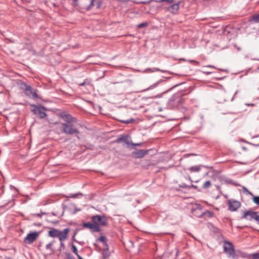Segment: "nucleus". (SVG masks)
<instances>
[{"instance_id":"26","label":"nucleus","mask_w":259,"mask_h":259,"mask_svg":"<svg viewBox=\"0 0 259 259\" xmlns=\"http://www.w3.org/2000/svg\"><path fill=\"white\" fill-rule=\"evenodd\" d=\"M54 241H52L49 243H48L46 246V249L47 250H53V249L52 248V246L53 245V243H54Z\"/></svg>"},{"instance_id":"19","label":"nucleus","mask_w":259,"mask_h":259,"mask_svg":"<svg viewBox=\"0 0 259 259\" xmlns=\"http://www.w3.org/2000/svg\"><path fill=\"white\" fill-rule=\"evenodd\" d=\"M83 195L81 193H77L76 194H70L67 197L68 198H76L78 196H82Z\"/></svg>"},{"instance_id":"4","label":"nucleus","mask_w":259,"mask_h":259,"mask_svg":"<svg viewBox=\"0 0 259 259\" xmlns=\"http://www.w3.org/2000/svg\"><path fill=\"white\" fill-rule=\"evenodd\" d=\"M93 223L99 224V226H106L107 225V219L105 215H95L92 217Z\"/></svg>"},{"instance_id":"1","label":"nucleus","mask_w":259,"mask_h":259,"mask_svg":"<svg viewBox=\"0 0 259 259\" xmlns=\"http://www.w3.org/2000/svg\"><path fill=\"white\" fill-rule=\"evenodd\" d=\"M19 86L27 97L33 100L38 98L36 89L32 88L30 85L23 82H21Z\"/></svg>"},{"instance_id":"33","label":"nucleus","mask_w":259,"mask_h":259,"mask_svg":"<svg viewBox=\"0 0 259 259\" xmlns=\"http://www.w3.org/2000/svg\"><path fill=\"white\" fill-rule=\"evenodd\" d=\"M179 186H180V187H181L182 188H188L189 186L187 185L185 183H182L181 184H180L179 185Z\"/></svg>"},{"instance_id":"18","label":"nucleus","mask_w":259,"mask_h":259,"mask_svg":"<svg viewBox=\"0 0 259 259\" xmlns=\"http://www.w3.org/2000/svg\"><path fill=\"white\" fill-rule=\"evenodd\" d=\"M202 166H203L202 165L193 166L189 168V170L191 172H198Z\"/></svg>"},{"instance_id":"32","label":"nucleus","mask_w":259,"mask_h":259,"mask_svg":"<svg viewBox=\"0 0 259 259\" xmlns=\"http://www.w3.org/2000/svg\"><path fill=\"white\" fill-rule=\"evenodd\" d=\"M133 121V119L131 118V119H128V120H121V122L122 123H131L132 121Z\"/></svg>"},{"instance_id":"6","label":"nucleus","mask_w":259,"mask_h":259,"mask_svg":"<svg viewBox=\"0 0 259 259\" xmlns=\"http://www.w3.org/2000/svg\"><path fill=\"white\" fill-rule=\"evenodd\" d=\"M258 214L256 211L248 210L244 211L242 219H244L250 221H251L253 220L255 221Z\"/></svg>"},{"instance_id":"52","label":"nucleus","mask_w":259,"mask_h":259,"mask_svg":"<svg viewBox=\"0 0 259 259\" xmlns=\"http://www.w3.org/2000/svg\"><path fill=\"white\" fill-rule=\"evenodd\" d=\"M154 70L153 71H155V70H160L159 69H157V68H154Z\"/></svg>"},{"instance_id":"37","label":"nucleus","mask_w":259,"mask_h":259,"mask_svg":"<svg viewBox=\"0 0 259 259\" xmlns=\"http://www.w3.org/2000/svg\"><path fill=\"white\" fill-rule=\"evenodd\" d=\"M46 214V212H41V213H36V215H37V217H41V216H42V215H44V214Z\"/></svg>"},{"instance_id":"35","label":"nucleus","mask_w":259,"mask_h":259,"mask_svg":"<svg viewBox=\"0 0 259 259\" xmlns=\"http://www.w3.org/2000/svg\"><path fill=\"white\" fill-rule=\"evenodd\" d=\"M142 144V143H133L132 142H131V147L132 146H141Z\"/></svg>"},{"instance_id":"50","label":"nucleus","mask_w":259,"mask_h":259,"mask_svg":"<svg viewBox=\"0 0 259 259\" xmlns=\"http://www.w3.org/2000/svg\"><path fill=\"white\" fill-rule=\"evenodd\" d=\"M217 189H218V190H219L220 189V188H220V186H217Z\"/></svg>"},{"instance_id":"15","label":"nucleus","mask_w":259,"mask_h":259,"mask_svg":"<svg viewBox=\"0 0 259 259\" xmlns=\"http://www.w3.org/2000/svg\"><path fill=\"white\" fill-rule=\"evenodd\" d=\"M179 9V4L178 3L171 5L168 10L172 14H176Z\"/></svg>"},{"instance_id":"40","label":"nucleus","mask_w":259,"mask_h":259,"mask_svg":"<svg viewBox=\"0 0 259 259\" xmlns=\"http://www.w3.org/2000/svg\"><path fill=\"white\" fill-rule=\"evenodd\" d=\"M175 100H176V98H175V95H174V96H171V97H170V98L169 99V101H175Z\"/></svg>"},{"instance_id":"17","label":"nucleus","mask_w":259,"mask_h":259,"mask_svg":"<svg viewBox=\"0 0 259 259\" xmlns=\"http://www.w3.org/2000/svg\"><path fill=\"white\" fill-rule=\"evenodd\" d=\"M59 230L53 228L49 231V235L52 237H58Z\"/></svg>"},{"instance_id":"54","label":"nucleus","mask_w":259,"mask_h":259,"mask_svg":"<svg viewBox=\"0 0 259 259\" xmlns=\"http://www.w3.org/2000/svg\"><path fill=\"white\" fill-rule=\"evenodd\" d=\"M79 210H80V209H75V211H79Z\"/></svg>"},{"instance_id":"48","label":"nucleus","mask_w":259,"mask_h":259,"mask_svg":"<svg viewBox=\"0 0 259 259\" xmlns=\"http://www.w3.org/2000/svg\"><path fill=\"white\" fill-rule=\"evenodd\" d=\"M77 256L78 257V259H82V258L80 256H79L78 254H77Z\"/></svg>"},{"instance_id":"24","label":"nucleus","mask_w":259,"mask_h":259,"mask_svg":"<svg viewBox=\"0 0 259 259\" xmlns=\"http://www.w3.org/2000/svg\"><path fill=\"white\" fill-rule=\"evenodd\" d=\"M156 2L157 3H163L166 2L167 4H172L174 3V0H157Z\"/></svg>"},{"instance_id":"9","label":"nucleus","mask_w":259,"mask_h":259,"mask_svg":"<svg viewBox=\"0 0 259 259\" xmlns=\"http://www.w3.org/2000/svg\"><path fill=\"white\" fill-rule=\"evenodd\" d=\"M83 227L90 229L92 232H98L100 231V227L99 224L87 222L83 224Z\"/></svg>"},{"instance_id":"31","label":"nucleus","mask_w":259,"mask_h":259,"mask_svg":"<svg viewBox=\"0 0 259 259\" xmlns=\"http://www.w3.org/2000/svg\"><path fill=\"white\" fill-rule=\"evenodd\" d=\"M102 2L101 1H97V4H96V8H97V9L100 8L101 6H102Z\"/></svg>"},{"instance_id":"25","label":"nucleus","mask_w":259,"mask_h":259,"mask_svg":"<svg viewBox=\"0 0 259 259\" xmlns=\"http://www.w3.org/2000/svg\"><path fill=\"white\" fill-rule=\"evenodd\" d=\"M98 240L101 242H102L103 243H104V246H106V238L105 237L103 236H101L99 237V238L98 239Z\"/></svg>"},{"instance_id":"43","label":"nucleus","mask_w":259,"mask_h":259,"mask_svg":"<svg viewBox=\"0 0 259 259\" xmlns=\"http://www.w3.org/2000/svg\"><path fill=\"white\" fill-rule=\"evenodd\" d=\"M196 205H197V208L200 209H201V205L200 204H196Z\"/></svg>"},{"instance_id":"14","label":"nucleus","mask_w":259,"mask_h":259,"mask_svg":"<svg viewBox=\"0 0 259 259\" xmlns=\"http://www.w3.org/2000/svg\"><path fill=\"white\" fill-rule=\"evenodd\" d=\"M61 117L66 122V123L76 122V118L72 117L70 114H62Z\"/></svg>"},{"instance_id":"27","label":"nucleus","mask_w":259,"mask_h":259,"mask_svg":"<svg viewBox=\"0 0 259 259\" xmlns=\"http://www.w3.org/2000/svg\"><path fill=\"white\" fill-rule=\"evenodd\" d=\"M242 189H243V192L245 193L246 194L253 195L252 193L251 192H250L246 187H245L244 186L242 187Z\"/></svg>"},{"instance_id":"12","label":"nucleus","mask_w":259,"mask_h":259,"mask_svg":"<svg viewBox=\"0 0 259 259\" xmlns=\"http://www.w3.org/2000/svg\"><path fill=\"white\" fill-rule=\"evenodd\" d=\"M69 231V228L64 229L62 231L59 230L58 237L59 238L60 242H62L65 240V239L67 238Z\"/></svg>"},{"instance_id":"41","label":"nucleus","mask_w":259,"mask_h":259,"mask_svg":"<svg viewBox=\"0 0 259 259\" xmlns=\"http://www.w3.org/2000/svg\"><path fill=\"white\" fill-rule=\"evenodd\" d=\"M255 221L257 222V223L259 225V214H258Z\"/></svg>"},{"instance_id":"34","label":"nucleus","mask_w":259,"mask_h":259,"mask_svg":"<svg viewBox=\"0 0 259 259\" xmlns=\"http://www.w3.org/2000/svg\"><path fill=\"white\" fill-rule=\"evenodd\" d=\"M84 82H85L86 85H91V81L89 79H86L84 81Z\"/></svg>"},{"instance_id":"23","label":"nucleus","mask_w":259,"mask_h":259,"mask_svg":"<svg viewBox=\"0 0 259 259\" xmlns=\"http://www.w3.org/2000/svg\"><path fill=\"white\" fill-rule=\"evenodd\" d=\"M95 0H91L90 5L85 8L87 11L90 10L93 7Z\"/></svg>"},{"instance_id":"29","label":"nucleus","mask_w":259,"mask_h":259,"mask_svg":"<svg viewBox=\"0 0 259 259\" xmlns=\"http://www.w3.org/2000/svg\"><path fill=\"white\" fill-rule=\"evenodd\" d=\"M253 201L255 204L259 205V196H254L253 198Z\"/></svg>"},{"instance_id":"47","label":"nucleus","mask_w":259,"mask_h":259,"mask_svg":"<svg viewBox=\"0 0 259 259\" xmlns=\"http://www.w3.org/2000/svg\"><path fill=\"white\" fill-rule=\"evenodd\" d=\"M76 234V232H75V233H74V235H73V236H72V239H73V240H74V241H75V236Z\"/></svg>"},{"instance_id":"46","label":"nucleus","mask_w":259,"mask_h":259,"mask_svg":"<svg viewBox=\"0 0 259 259\" xmlns=\"http://www.w3.org/2000/svg\"><path fill=\"white\" fill-rule=\"evenodd\" d=\"M237 94V91H236V92L235 93V94H234V95L233 97V98H232V99H231V101H233V99H234V97L236 96V95Z\"/></svg>"},{"instance_id":"3","label":"nucleus","mask_w":259,"mask_h":259,"mask_svg":"<svg viewBox=\"0 0 259 259\" xmlns=\"http://www.w3.org/2000/svg\"><path fill=\"white\" fill-rule=\"evenodd\" d=\"M31 111L35 115H37L41 119L44 118L46 116V108L42 106H36L35 105H31Z\"/></svg>"},{"instance_id":"22","label":"nucleus","mask_w":259,"mask_h":259,"mask_svg":"<svg viewBox=\"0 0 259 259\" xmlns=\"http://www.w3.org/2000/svg\"><path fill=\"white\" fill-rule=\"evenodd\" d=\"M251 20L255 23H259V14L252 16Z\"/></svg>"},{"instance_id":"7","label":"nucleus","mask_w":259,"mask_h":259,"mask_svg":"<svg viewBox=\"0 0 259 259\" xmlns=\"http://www.w3.org/2000/svg\"><path fill=\"white\" fill-rule=\"evenodd\" d=\"M121 142H123L127 148H131L132 140L130 136L127 135H122L115 141L116 143H120Z\"/></svg>"},{"instance_id":"21","label":"nucleus","mask_w":259,"mask_h":259,"mask_svg":"<svg viewBox=\"0 0 259 259\" xmlns=\"http://www.w3.org/2000/svg\"><path fill=\"white\" fill-rule=\"evenodd\" d=\"M211 186V183L210 181H207L205 182L203 185V189H207L209 188Z\"/></svg>"},{"instance_id":"44","label":"nucleus","mask_w":259,"mask_h":259,"mask_svg":"<svg viewBox=\"0 0 259 259\" xmlns=\"http://www.w3.org/2000/svg\"><path fill=\"white\" fill-rule=\"evenodd\" d=\"M60 245L61 247L64 248L65 247V245L64 244H63V243L62 242H60Z\"/></svg>"},{"instance_id":"8","label":"nucleus","mask_w":259,"mask_h":259,"mask_svg":"<svg viewBox=\"0 0 259 259\" xmlns=\"http://www.w3.org/2000/svg\"><path fill=\"white\" fill-rule=\"evenodd\" d=\"M254 253L249 254L244 252L241 251L240 250H236L234 252V255H233L232 256L233 257L236 258L253 259L254 258Z\"/></svg>"},{"instance_id":"10","label":"nucleus","mask_w":259,"mask_h":259,"mask_svg":"<svg viewBox=\"0 0 259 259\" xmlns=\"http://www.w3.org/2000/svg\"><path fill=\"white\" fill-rule=\"evenodd\" d=\"M39 233L35 231L28 234L24 239V241L27 243L30 244L33 242L38 236Z\"/></svg>"},{"instance_id":"11","label":"nucleus","mask_w":259,"mask_h":259,"mask_svg":"<svg viewBox=\"0 0 259 259\" xmlns=\"http://www.w3.org/2000/svg\"><path fill=\"white\" fill-rule=\"evenodd\" d=\"M228 204V209L231 211H236L241 205L238 201L233 200H229Z\"/></svg>"},{"instance_id":"45","label":"nucleus","mask_w":259,"mask_h":259,"mask_svg":"<svg viewBox=\"0 0 259 259\" xmlns=\"http://www.w3.org/2000/svg\"><path fill=\"white\" fill-rule=\"evenodd\" d=\"M205 67H206L215 68V67H214V66H212V65H207V66H206Z\"/></svg>"},{"instance_id":"36","label":"nucleus","mask_w":259,"mask_h":259,"mask_svg":"<svg viewBox=\"0 0 259 259\" xmlns=\"http://www.w3.org/2000/svg\"><path fill=\"white\" fill-rule=\"evenodd\" d=\"M253 256L254 258L253 259H259V252L254 253Z\"/></svg>"},{"instance_id":"57","label":"nucleus","mask_w":259,"mask_h":259,"mask_svg":"<svg viewBox=\"0 0 259 259\" xmlns=\"http://www.w3.org/2000/svg\"><path fill=\"white\" fill-rule=\"evenodd\" d=\"M258 60H259V59Z\"/></svg>"},{"instance_id":"39","label":"nucleus","mask_w":259,"mask_h":259,"mask_svg":"<svg viewBox=\"0 0 259 259\" xmlns=\"http://www.w3.org/2000/svg\"><path fill=\"white\" fill-rule=\"evenodd\" d=\"M73 4H72V5L74 6V7H75L77 6V1L78 0H73Z\"/></svg>"},{"instance_id":"38","label":"nucleus","mask_w":259,"mask_h":259,"mask_svg":"<svg viewBox=\"0 0 259 259\" xmlns=\"http://www.w3.org/2000/svg\"><path fill=\"white\" fill-rule=\"evenodd\" d=\"M193 188L194 189H197V186H196V185H194L193 184H191L190 186H188V188Z\"/></svg>"},{"instance_id":"20","label":"nucleus","mask_w":259,"mask_h":259,"mask_svg":"<svg viewBox=\"0 0 259 259\" xmlns=\"http://www.w3.org/2000/svg\"><path fill=\"white\" fill-rule=\"evenodd\" d=\"M160 82V80L157 81V82L150 85L148 88H147L145 90H144L143 91H148V90H150L155 88L156 87H157V85Z\"/></svg>"},{"instance_id":"13","label":"nucleus","mask_w":259,"mask_h":259,"mask_svg":"<svg viewBox=\"0 0 259 259\" xmlns=\"http://www.w3.org/2000/svg\"><path fill=\"white\" fill-rule=\"evenodd\" d=\"M148 152V150H139L133 152L134 155L136 158H141L144 157Z\"/></svg>"},{"instance_id":"2","label":"nucleus","mask_w":259,"mask_h":259,"mask_svg":"<svg viewBox=\"0 0 259 259\" xmlns=\"http://www.w3.org/2000/svg\"><path fill=\"white\" fill-rule=\"evenodd\" d=\"M63 133L68 135H75L78 139H79L78 129L71 123H62Z\"/></svg>"},{"instance_id":"28","label":"nucleus","mask_w":259,"mask_h":259,"mask_svg":"<svg viewBox=\"0 0 259 259\" xmlns=\"http://www.w3.org/2000/svg\"><path fill=\"white\" fill-rule=\"evenodd\" d=\"M147 25H148L147 22H143L140 24H139L138 25V28H143V27H145L147 26Z\"/></svg>"},{"instance_id":"51","label":"nucleus","mask_w":259,"mask_h":259,"mask_svg":"<svg viewBox=\"0 0 259 259\" xmlns=\"http://www.w3.org/2000/svg\"><path fill=\"white\" fill-rule=\"evenodd\" d=\"M248 106H253L254 104H248Z\"/></svg>"},{"instance_id":"5","label":"nucleus","mask_w":259,"mask_h":259,"mask_svg":"<svg viewBox=\"0 0 259 259\" xmlns=\"http://www.w3.org/2000/svg\"><path fill=\"white\" fill-rule=\"evenodd\" d=\"M224 250L225 253L228 254V257H230L234 255L235 250L233 244L229 242L225 241L223 245Z\"/></svg>"},{"instance_id":"49","label":"nucleus","mask_w":259,"mask_h":259,"mask_svg":"<svg viewBox=\"0 0 259 259\" xmlns=\"http://www.w3.org/2000/svg\"><path fill=\"white\" fill-rule=\"evenodd\" d=\"M188 180H189V181H191V182H192V179H191V178L190 177H189V178H188Z\"/></svg>"},{"instance_id":"53","label":"nucleus","mask_w":259,"mask_h":259,"mask_svg":"<svg viewBox=\"0 0 259 259\" xmlns=\"http://www.w3.org/2000/svg\"><path fill=\"white\" fill-rule=\"evenodd\" d=\"M52 215H55V216L56 215V214H55V213H54V212H52Z\"/></svg>"},{"instance_id":"55","label":"nucleus","mask_w":259,"mask_h":259,"mask_svg":"<svg viewBox=\"0 0 259 259\" xmlns=\"http://www.w3.org/2000/svg\"><path fill=\"white\" fill-rule=\"evenodd\" d=\"M210 73H211L210 72H207V74H210Z\"/></svg>"},{"instance_id":"30","label":"nucleus","mask_w":259,"mask_h":259,"mask_svg":"<svg viewBox=\"0 0 259 259\" xmlns=\"http://www.w3.org/2000/svg\"><path fill=\"white\" fill-rule=\"evenodd\" d=\"M72 251H73L75 254H76V255H77V253H78L77 249L76 247L75 246V245H74L73 244L72 245Z\"/></svg>"},{"instance_id":"42","label":"nucleus","mask_w":259,"mask_h":259,"mask_svg":"<svg viewBox=\"0 0 259 259\" xmlns=\"http://www.w3.org/2000/svg\"><path fill=\"white\" fill-rule=\"evenodd\" d=\"M85 82H84V81L82 83H80L79 84V86H84V85H85Z\"/></svg>"},{"instance_id":"16","label":"nucleus","mask_w":259,"mask_h":259,"mask_svg":"<svg viewBox=\"0 0 259 259\" xmlns=\"http://www.w3.org/2000/svg\"><path fill=\"white\" fill-rule=\"evenodd\" d=\"M110 254V252L109 251L108 246L107 244H106V246H104V248L102 252V254L104 258H106L109 257Z\"/></svg>"},{"instance_id":"56","label":"nucleus","mask_w":259,"mask_h":259,"mask_svg":"<svg viewBox=\"0 0 259 259\" xmlns=\"http://www.w3.org/2000/svg\"><path fill=\"white\" fill-rule=\"evenodd\" d=\"M258 146H259V144L258 145Z\"/></svg>"}]
</instances>
